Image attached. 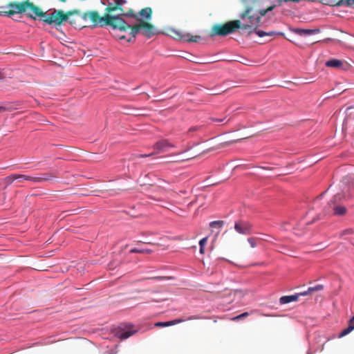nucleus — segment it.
Wrapping results in <instances>:
<instances>
[{
  "label": "nucleus",
  "instance_id": "obj_3",
  "mask_svg": "<svg viewBox=\"0 0 354 354\" xmlns=\"http://www.w3.org/2000/svg\"><path fill=\"white\" fill-rule=\"evenodd\" d=\"M153 10L150 7H145L136 12L133 10L129 9L125 14L118 15L124 19L127 28L124 30H120L121 32L130 30L131 38L128 41H131L132 38H135L137 35L142 33L144 36L150 38L156 34V28L153 24L149 23L152 18Z\"/></svg>",
  "mask_w": 354,
  "mask_h": 354
},
{
  "label": "nucleus",
  "instance_id": "obj_2",
  "mask_svg": "<svg viewBox=\"0 0 354 354\" xmlns=\"http://www.w3.org/2000/svg\"><path fill=\"white\" fill-rule=\"evenodd\" d=\"M270 7L266 10H258L254 7H247L243 12L240 15V20L230 21L223 24H215L212 26L210 36L214 37L226 36L241 28L245 30L251 34L254 30L260 26L261 18L263 17L268 10H272Z\"/></svg>",
  "mask_w": 354,
  "mask_h": 354
},
{
  "label": "nucleus",
  "instance_id": "obj_20",
  "mask_svg": "<svg viewBox=\"0 0 354 354\" xmlns=\"http://www.w3.org/2000/svg\"><path fill=\"white\" fill-rule=\"evenodd\" d=\"M18 178L25 179L26 180H30V181H32L34 183L39 182V178H37V177H33V176L24 175V174H19V176Z\"/></svg>",
  "mask_w": 354,
  "mask_h": 354
},
{
  "label": "nucleus",
  "instance_id": "obj_19",
  "mask_svg": "<svg viewBox=\"0 0 354 354\" xmlns=\"http://www.w3.org/2000/svg\"><path fill=\"white\" fill-rule=\"evenodd\" d=\"M301 296H306L304 292L289 295V303L297 301Z\"/></svg>",
  "mask_w": 354,
  "mask_h": 354
},
{
  "label": "nucleus",
  "instance_id": "obj_1",
  "mask_svg": "<svg viewBox=\"0 0 354 354\" xmlns=\"http://www.w3.org/2000/svg\"><path fill=\"white\" fill-rule=\"evenodd\" d=\"M6 10L1 11L5 15L12 16L15 14L25 13L28 17L39 20L50 25L60 26L64 21H68L75 28L86 27L84 22L83 13L79 10H71L64 12L62 10H54L48 15L41 8L29 0L21 2H10L6 7Z\"/></svg>",
  "mask_w": 354,
  "mask_h": 354
},
{
  "label": "nucleus",
  "instance_id": "obj_22",
  "mask_svg": "<svg viewBox=\"0 0 354 354\" xmlns=\"http://www.w3.org/2000/svg\"><path fill=\"white\" fill-rule=\"evenodd\" d=\"M223 223L224 222L223 221H214L209 223V226L211 227L221 228L223 226Z\"/></svg>",
  "mask_w": 354,
  "mask_h": 354
},
{
  "label": "nucleus",
  "instance_id": "obj_8",
  "mask_svg": "<svg viewBox=\"0 0 354 354\" xmlns=\"http://www.w3.org/2000/svg\"><path fill=\"white\" fill-rule=\"evenodd\" d=\"M252 228V225L250 223L244 221H239L235 223L234 229L235 230L242 234H249Z\"/></svg>",
  "mask_w": 354,
  "mask_h": 354
},
{
  "label": "nucleus",
  "instance_id": "obj_17",
  "mask_svg": "<svg viewBox=\"0 0 354 354\" xmlns=\"http://www.w3.org/2000/svg\"><path fill=\"white\" fill-rule=\"evenodd\" d=\"M19 174H12L10 176H8L5 178L4 181L5 183L8 185L12 184L15 180H16V178H19Z\"/></svg>",
  "mask_w": 354,
  "mask_h": 354
},
{
  "label": "nucleus",
  "instance_id": "obj_11",
  "mask_svg": "<svg viewBox=\"0 0 354 354\" xmlns=\"http://www.w3.org/2000/svg\"><path fill=\"white\" fill-rule=\"evenodd\" d=\"M185 321L183 319H176L169 322H156L154 326L156 327H167L174 326L180 323H182Z\"/></svg>",
  "mask_w": 354,
  "mask_h": 354
},
{
  "label": "nucleus",
  "instance_id": "obj_30",
  "mask_svg": "<svg viewBox=\"0 0 354 354\" xmlns=\"http://www.w3.org/2000/svg\"><path fill=\"white\" fill-rule=\"evenodd\" d=\"M154 153H155V152L149 153V154H142V155H140V157H142V158L149 157V156H151L152 155H153Z\"/></svg>",
  "mask_w": 354,
  "mask_h": 354
},
{
  "label": "nucleus",
  "instance_id": "obj_24",
  "mask_svg": "<svg viewBox=\"0 0 354 354\" xmlns=\"http://www.w3.org/2000/svg\"><path fill=\"white\" fill-rule=\"evenodd\" d=\"M249 315V313L248 312H245V313H243L235 317H234L232 319L233 320H239V319H243L246 317H248Z\"/></svg>",
  "mask_w": 354,
  "mask_h": 354
},
{
  "label": "nucleus",
  "instance_id": "obj_6",
  "mask_svg": "<svg viewBox=\"0 0 354 354\" xmlns=\"http://www.w3.org/2000/svg\"><path fill=\"white\" fill-rule=\"evenodd\" d=\"M127 3L126 0H113V2L109 3L105 8V12L109 15H111L113 12L119 11V15L125 14V11L123 9V5Z\"/></svg>",
  "mask_w": 354,
  "mask_h": 354
},
{
  "label": "nucleus",
  "instance_id": "obj_38",
  "mask_svg": "<svg viewBox=\"0 0 354 354\" xmlns=\"http://www.w3.org/2000/svg\"><path fill=\"white\" fill-rule=\"evenodd\" d=\"M278 1H279V2L283 1V0H278ZM283 1L286 2V1H288V0H283Z\"/></svg>",
  "mask_w": 354,
  "mask_h": 354
},
{
  "label": "nucleus",
  "instance_id": "obj_14",
  "mask_svg": "<svg viewBox=\"0 0 354 354\" xmlns=\"http://www.w3.org/2000/svg\"><path fill=\"white\" fill-rule=\"evenodd\" d=\"M57 174L56 172H50V173H46L41 175V176H38L39 182V183H43L45 181H48L50 180H52L55 178H57Z\"/></svg>",
  "mask_w": 354,
  "mask_h": 354
},
{
  "label": "nucleus",
  "instance_id": "obj_13",
  "mask_svg": "<svg viewBox=\"0 0 354 354\" xmlns=\"http://www.w3.org/2000/svg\"><path fill=\"white\" fill-rule=\"evenodd\" d=\"M180 39L188 42H198L201 40V37L199 35H191L189 34H185L180 36Z\"/></svg>",
  "mask_w": 354,
  "mask_h": 354
},
{
  "label": "nucleus",
  "instance_id": "obj_9",
  "mask_svg": "<svg viewBox=\"0 0 354 354\" xmlns=\"http://www.w3.org/2000/svg\"><path fill=\"white\" fill-rule=\"evenodd\" d=\"M326 66L330 67V68H342L344 70H346L348 67V64L346 63L344 61L337 59H332L330 60H328L326 64Z\"/></svg>",
  "mask_w": 354,
  "mask_h": 354
},
{
  "label": "nucleus",
  "instance_id": "obj_31",
  "mask_svg": "<svg viewBox=\"0 0 354 354\" xmlns=\"http://www.w3.org/2000/svg\"><path fill=\"white\" fill-rule=\"evenodd\" d=\"M199 127H192L189 129V131H196L197 130H198Z\"/></svg>",
  "mask_w": 354,
  "mask_h": 354
},
{
  "label": "nucleus",
  "instance_id": "obj_37",
  "mask_svg": "<svg viewBox=\"0 0 354 354\" xmlns=\"http://www.w3.org/2000/svg\"><path fill=\"white\" fill-rule=\"evenodd\" d=\"M3 77L2 73L0 72V80H1Z\"/></svg>",
  "mask_w": 354,
  "mask_h": 354
},
{
  "label": "nucleus",
  "instance_id": "obj_4",
  "mask_svg": "<svg viewBox=\"0 0 354 354\" xmlns=\"http://www.w3.org/2000/svg\"><path fill=\"white\" fill-rule=\"evenodd\" d=\"M84 22L90 19L92 23L91 26L95 28L97 26L104 27V26H110L113 30H124L127 28L124 19L121 16L109 15L107 12L101 17L98 12L95 10L87 11L83 12Z\"/></svg>",
  "mask_w": 354,
  "mask_h": 354
},
{
  "label": "nucleus",
  "instance_id": "obj_23",
  "mask_svg": "<svg viewBox=\"0 0 354 354\" xmlns=\"http://www.w3.org/2000/svg\"><path fill=\"white\" fill-rule=\"evenodd\" d=\"M151 252V250L149 249L140 250L137 248H133L130 250L131 253H150Z\"/></svg>",
  "mask_w": 354,
  "mask_h": 354
},
{
  "label": "nucleus",
  "instance_id": "obj_29",
  "mask_svg": "<svg viewBox=\"0 0 354 354\" xmlns=\"http://www.w3.org/2000/svg\"><path fill=\"white\" fill-rule=\"evenodd\" d=\"M353 233V230L351 229H347L342 232V234H350Z\"/></svg>",
  "mask_w": 354,
  "mask_h": 354
},
{
  "label": "nucleus",
  "instance_id": "obj_32",
  "mask_svg": "<svg viewBox=\"0 0 354 354\" xmlns=\"http://www.w3.org/2000/svg\"><path fill=\"white\" fill-rule=\"evenodd\" d=\"M8 109L6 106H0V113L7 111Z\"/></svg>",
  "mask_w": 354,
  "mask_h": 354
},
{
  "label": "nucleus",
  "instance_id": "obj_16",
  "mask_svg": "<svg viewBox=\"0 0 354 354\" xmlns=\"http://www.w3.org/2000/svg\"><path fill=\"white\" fill-rule=\"evenodd\" d=\"M323 288H324V286L322 285L318 284V285H317L315 286H313V287H309L307 290L304 291V294L306 295H310V294H312L313 292H314L315 291L322 290H323Z\"/></svg>",
  "mask_w": 354,
  "mask_h": 354
},
{
  "label": "nucleus",
  "instance_id": "obj_36",
  "mask_svg": "<svg viewBox=\"0 0 354 354\" xmlns=\"http://www.w3.org/2000/svg\"><path fill=\"white\" fill-rule=\"evenodd\" d=\"M16 180H17L19 183H22L26 180L23 178H16Z\"/></svg>",
  "mask_w": 354,
  "mask_h": 354
},
{
  "label": "nucleus",
  "instance_id": "obj_7",
  "mask_svg": "<svg viewBox=\"0 0 354 354\" xmlns=\"http://www.w3.org/2000/svg\"><path fill=\"white\" fill-rule=\"evenodd\" d=\"M174 147H176V146L166 139L158 141L153 145V149L156 150L155 153L165 152L169 148Z\"/></svg>",
  "mask_w": 354,
  "mask_h": 354
},
{
  "label": "nucleus",
  "instance_id": "obj_15",
  "mask_svg": "<svg viewBox=\"0 0 354 354\" xmlns=\"http://www.w3.org/2000/svg\"><path fill=\"white\" fill-rule=\"evenodd\" d=\"M354 329V316L349 321L348 326L346 328L344 329L339 335V337H342L350 333Z\"/></svg>",
  "mask_w": 354,
  "mask_h": 354
},
{
  "label": "nucleus",
  "instance_id": "obj_28",
  "mask_svg": "<svg viewBox=\"0 0 354 354\" xmlns=\"http://www.w3.org/2000/svg\"><path fill=\"white\" fill-rule=\"evenodd\" d=\"M225 118H211V120L213 122H223L225 120Z\"/></svg>",
  "mask_w": 354,
  "mask_h": 354
},
{
  "label": "nucleus",
  "instance_id": "obj_39",
  "mask_svg": "<svg viewBox=\"0 0 354 354\" xmlns=\"http://www.w3.org/2000/svg\"><path fill=\"white\" fill-rule=\"evenodd\" d=\"M66 0H60L62 2H65Z\"/></svg>",
  "mask_w": 354,
  "mask_h": 354
},
{
  "label": "nucleus",
  "instance_id": "obj_10",
  "mask_svg": "<svg viewBox=\"0 0 354 354\" xmlns=\"http://www.w3.org/2000/svg\"><path fill=\"white\" fill-rule=\"evenodd\" d=\"M136 330L132 329V326H127L124 329L118 330L116 333V336L120 339H126L136 333Z\"/></svg>",
  "mask_w": 354,
  "mask_h": 354
},
{
  "label": "nucleus",
  "instance_id": "obj_5",
  "mask_svg": "<svg viewBox=\"0 0 354 354\" xmlns=\"http://www.w3.org/2000/svg\"><path fill=\"white\" fill-rule=\"evenodd\" d=\"M353 196L350 193L344 192V196L340 194H337L334 196L333 198L328 204L327 208L325 209L326 214L333 213V215L341 216H344L347 212V209L345 206L338 204L343 198H350Z\"/></svg>",
  "mask_w": 354,
  "mask_h": 354
},
{
  "label": "nucleus",
  "instance_id": "obj_18",
  "mask_svg": "<svg viewBox=\"0 0 354 354\" xmlns=\"http://www.w3.org/2000/svg\"><path fill=\"white\" fill-rule=\"evenodd\" d=\"M335 6H354V0H339L337 3L335 4Z\"/></svg>",
  "mask_w": 354,
  "mask_h": 354
},
{
  "label": "nucleus",
  "instance_id": "obj_12",
  "mask_svg": "<svg viewBox=\"0 0 354 354\" xmlns=\"http://www.w3.org/2000/svg\"><path fill=\"white\" fill-rule=\"evenodd\" d=\"M290 30L292 32H295L299 35H312V34L318 32L319 31L318 29L311 30V29L290 28Z\"/></svg>",
  "mask_w": 354,
  "mask_h": 354
},
{
  "label": "nucleus",
  "instance_id": "obj_26",
  "mask_svg": "<svg viewBox=\"0 0 354 354\" xmlns=\"http://www.w3.org/2000/svg\"><path fill=\"white\" fill-rule=\"evenodd\" d=\"M257 34L259 36V37H263L265 35H272V32H270V33H267L264 31H262V30H259L257 32Z\"/></svg>",
  "mask_w": 354,
  "mask_h": 354
},
{
  "label": "nucleus",
  "instance_id": "obj_35",
  "mask_svg": "<svg viewBox=\"0 0 354 354\" xmlns=\"http://www.w3.org/2000/svg\"><path fill=\"white\" fill-rule=\"evenodd\" d=\"M197 319V317H195V316H191V317H188V318L187 319V320H192V319Z\"/></svg>",
  "mask_w": 354,
  "mask_h": 354
},
{
  "label": "nucleus",
  "instance_id": "obj_21",
  "mask_svg": "<svg viewBox=\"0 0 354 354\" xmlns=\"http://www.w3.org/2000/svg\"><path fill=\"white\" fill-rule=\"evenodd\" d=\"M207 240H208V237L206 236L205 238H203L200 241H199V245H200V253L201 254H204L205 253V245H206L207 242Z\"/></svg>",
  "mask_w": 354,
  "mask_h": 354
},
{
  "label": "nucleus",
  "instance_id": "obj_33",
  "mask_svg": "<svg viewBox=\"0 0 354 354\" xmlns=\"http://www.w3.org/2000/svg\"><path fill=\"white\" fill-rule=\"evenodd\" d=\"M118 37L119 39L120 40H122V39H126V37L124 35H118L117 36Z\"/></svg>",
  "mask_w": 354,
  "mask_h": 354
},
{
  "label": "nucleus",
  "instance_id": "obj_25",
  "mask_svg": "<svg viewBox=\"0 0 354 354\" xmlns=\"http://www.w3.org/2000/svg\"><path fill=\"white\" fill-rule=\"evenodd\" d=\"M248 241L252 248L257 246V239L255 238H249L248 239Z\"/></svg>",
  "mask_w": 354,
  "mask_h": 354
},
{
  "label": "nucleus",
  "instance_id": "obj_27",
  "mask_svg": "<svg viewBox=\"0 0 354 354\" xmlns=\"http://www.w3.org/2000/svg\"><path fill=\"white\" fill-rule=\"evenodd\" d=\"M280 302L281 304H288V295L283 296L280 298Z\"/></svg>",
  "mask_w": 354,
  "mask_h": 354
},
{
  "label": "nucleus",
  "instance_id": "obj_34",
  "mask_svg": "<svg viewBox=\"0 0 354 354\" xmlns=\"http://www.w3.org/2000/svg\"><path fill=\"white\" fill-rule=\"evenodd\" d=\"M167 277H153V279H166Z\"/></svg>",
  "mask_w": 354,
  "mask_h": 354
}]
</instances>
